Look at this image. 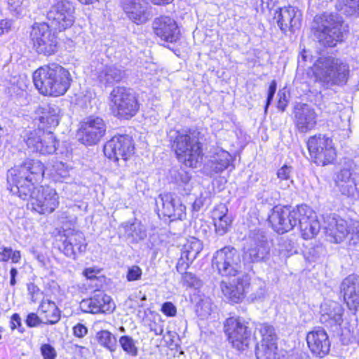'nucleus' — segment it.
Returning a JSON list of instances; mask_svg holds the SVG:
<instances>
[{
	"label": "nucleus",
	"instance_id": "obj_36",
	"mask_svg": "<svg viewBox=\"0 0 359 359\" xmlns=\"http://www.w3.org/2000/svg\"><path fill=\"white\" fill-rule=\"evenodd\" d=\"M337 11L347 16H359V0H337L335 4Z\"/></svg>",
	"mask_w": 359,
	"mask_h": 359
},
{
	"label": "nucleus",
	"instance_id": "obj_41",
	"mask_svg": "<svg viewBox=\"0 0 359 359\" xmlns=\"http://www.w3.org/2000/svg\"><path fill=\"white\" fill-rule=\"evenodd\" d=\"M337 186L343 195L351 197L359 196V179L354 178Z\"/></svg>",
	"mask_w": 359,
	"mask_h": 359
},
{
	"label": "nucleus",
	"instance_id": "obj_45",
	"mask_svg": "<svg viewBox=\"0 0 359 359\" xmlns=\"http://www.w3.org/2000/svg\"><path fill=\"white\" fill-rule=\"evenodd\" d=\"M227 213L228 208L224 204L221 203L215 206L212 212L213 222H215V221L229 217Z\"/></svg>",
	"mask_w": 359,
	"mask_h": 359
},
{
	"label": "nucleus",
	"instance_id": "obj_25",
	"mask_svg": "<svg viewBox=\"0 0 359 359\" xmlns=\"http://www.w3.org/2000/svg\"><path fill=\"white\" fill-rule=\"evenodd\" d=\"M306 341L313 355L323 358L330 351V343L326 332L322 328H316L307 334Z\"/></svg>",
	"mask_w": 359,
	"mask_h": 359
},
{
	"label": "nucleus",
	"instance_id": "obj_43",
	"mask_svg": "<svg viewBox=\"0 0 359 359\" xmlns=\"http://www.w3.org/2000/svg\"><path fill=\"white\" fill-rule=\"evenodd\" d=\"M278 251L283 257H288L296 252L294 243L290 239H282L278 244Z\"/></svg>",
	"mask_w": 359,
	"mask_h": 359
},
{
	"label": "nucleus",
	"instance_id": "obj_27",
	"mask_svg": "<svg viewBox=\"0 0 359 359\" xmlns=\"http://www.w3.org/2000/svg\"><path fill=\"white\" fill-rule=\"evenodd\" d=\"M341 292L351 310H355L359 306V276L351 274L341 284Z\"/></svg>",
	"mask_w": 359,
	"mask_h": 359
},
{
	"label": "nucleus",
	"instance_id": "obj_48",
	"mask_svg": "<svg viewBox=\"0 0 359 359\" xmlns=\"http://www.w3.org/2000/svg\"><path fill=\"white\" fill-rule=\"evenodd\" d=\"M292 167L287 165H284L277 171V177L280 180L290 181V183H293V180H290Z\"/></svg>",
	"mask_w": 359,
	"mask_h": 359
},
{
	"label": "nucleus",
	"instance_id": "obj_16",
	"mask_svg": "<svg viewBox=\"0 0 359 359\" xmlns=\"http://www.w3.org/2000/svg\"><path fill=\"white\" fill-rule=\"evenodd\" d=\"M133 139L128 135H117L107 141L104 146V154L109 159L118 161L128 160L134 154Z\"/></svg>",
	"mask_w": 359,
	"mask_h": 359
},
{
	"label": "nucleus",
	"instance_id": "obj_37",
	"mask_svg": "<svg viewBox=\"0 0 359 359\" xmlns=\"http://www.w3.org/2000/svg\"><path fill=\"white\" fill-rule=\"evenodd\" d=\"M126 236L133 242L144 240L147 236L145 228L140 223L127 224L125 226Z\"/></svg>",
	"mask_w": 359,
	"mask_h": 359
},
{
	"label": "nucleus",
	"instance_id": "obj_58",
	"mask_svg": "<svg viewBox=\"0 0 359 359\" xmlns=\"http://www.w3.org/2000/svg\"><path fill=\"white\" fill-rule=\"evenodd\" d=\"M54 168L57 174L61 177H66L68 175L67 166L65 165L63 163H57L54 165Z\"/></svg>",
	"mask_w": 359,
	"mask_h": 359
},
{
	"label": "nucleus",
	"instance_id": "obj_51",
	"mask_svg": "<svg viewBox=\"0 0 359 359\" xmlns=\"http://www.w3.org/2000/svg\"><path fill=\"white\" fill-rule=\"evenodd\" d=\"M161 311L167 316L173 317L176 315L177 309L172 302H167L162 305Z\"/></svg>",
	"mask_w": 359,
	"mask_h": 359
},
{
	"label": "nucleus",
	"instance_id": "obj_10",
	"mask_svg": "<svg viewBox=\"0 0 359 359\" xmlns=\"http://www.w3.org/2000/svg\"><path fill=\"white\" fill-rule=\"evenodd\" d=\"M74 8L67 0H55L46 18L48 27L62 32L70 27L74 22Z\"/></svg>",
	"mask_w": 359,
	"mask_h": 359
},
{
	"label": "nucleus",
	"instance_id": "obj_4",
	"mask_svg": "<svg viewBox=\"0 0 359 359\" xmlns=\"http://www.w3.org/2000/svg\"><path fill=\"white\" fill-rule=\"evenodd\" d=\"M312 29L318 41L328 47H334L343 41L347 32L342 18L334 13H323L316 16Z\"/></svg>",
	"mask_w": 359,
	"mask_h": 359
},
{
	"label": "nucleus",
	"instance_id": "obj_3",
	"mask_svg": "<svg viewBox=\"0 0 359 359\" xmlns=\"http://www.w3.org/2000/svg\"><path fill=\"white\" fill-rule=\"evenodd\" d=\"M200 133L194 129L170 130L169 141L179 161L189 167H196L202 158Z\"/></svg>",
	"mask_w": 359,
	"mask_h": 359
},
{
	"label": "nucleus",
	"instance_id": "obj_34",
	"mask_svg": "<svg viewBox=\"0 0 359 359\" xmlns=\"http://www.w3.org/2000/svg\"><path fill=\"white\" fill-rule=\"evenodd\" d=\"M41 115L39 120L43 124H46L47 127H55L58 125L60 118V109L55 104L48 105L41 108Z\"/></svg>",
	"mask_w": 359,
	"mask_h": 359
},
{
	"label": "nucleus",
	"instance_id": "obj_35",
	"mask_svg": "<svg viewBox=\"0 0 359 359\" xmlns=\"http://www.w3.org/2000/svg\"><path fill=\"white\" fill-rule=\"evenodd\" d=\"M98 344L107 349L111 353L117 349V339L114 334L107 330H100L96 334Z\"/></svg>",
	"mask_w": 359,
	"mask_h": 359
},
{
	"label": "nucleus",
	"instance_id": "obj_19",
	"mask_svg": "<svg viewBox=\"0 0 359 359\" xmlns=\"http://www.w3.org/2000/svg\"><path fill=\"white\" fill-rule=\"evenodd\" d=\"M154 34L161 40L175 43L180 39V32L175 20L169 16L161 15L152 23Z\"/></svg>",
	"mask_w": 359,
	"mask_h": 359
},
{
	"label": "nucleus",
	"instance_id": "obj_13",
	"mask_svg": "<svg viewBox=\"0 0 359 359\" xmlns=\"http://www.w3.org/2000/svg\"><path fill=\"white\" fill-rule=\"evenodd\" d=\"M105 121L100 116H90L82 123L77 132L79 142L86 145L97 144L106 133Z\"/></svg>",
	"mask_w": 359,
	"mask_h": 359
},
{
	"label": "nucleus",
	"instance_id": "obj_57",
	"mask_svg": "<svg viewBox=\"0 0 359 359\" xmlns=\"http://www.w3.org/2000/svg\"><path fill=\"white\" fill-rule=\"evenodd\" d=\"M11 248L0 246V262H7L10 259Z\"/></svg>",
	"mask_w": 359,
	"mask_h": 359
},
{
	"label": "nucleus",
	"instance_id": "obj_18",
	"mask_svg": "<svg viewBox=\"0 0 359 359\" xmlns=\"http://www.w3.org/2000/svg\"><path fill=\"white\" fill-rule=\"evenodd\" d=\"M156 205L158 211L161 210L164 216L172 218V220H182L185 217L186 207L172 194H160L156 199Z\"/></svg>",
	"mask_w": 359,
	"mask_h": 359
},
{
	"label": "nucleus",
	"instance_id": "obj_33",
	"mask_svg": "<svg viewBox=\"0 0 359 359\" xmlns=\"http://www.w3.org/2000/svg\"><path fill=\"white\" fill-rule=\"evenodd\" d=\"M39 311L46 324L54 325L60 319V311L55 302L46 299L43 300L39 306Z\"/></svg>",
	"mask_w": 359,
	"mask_h": 359
},
{
	"label": "nucleus",
	"instance_id": "obj_61",
	"mask_svg": "<svg viewBox=\"0 0 359 359\" xmlns=\"http://www.w3.org/2000/svg\"><path fill=\"white\" fill-rule=\"evenodd\" d=\"M10 259H11L12 262L13 263H18L21 259V255L20 252L18 250H13L11 248V253Z\"/></svg>",
	"mask_w": 359,
	"mask_h": 359
},
{
	"label": "nucleus",
	"instance_id": "obj_28",
	"mask_svg": "<svg viewBox=\"0 0 359 359\" xmlns=\"http://www.w3.org/2000/svg\"><path fill=\"white\" fill-rule=\"evenodd\" d=\"M86 246L83 233L76 231L67 236L60 248L66 256L76 259L78 254L86 251Z\"/></svg>",
	"mask_w": 359,
	"mask_h": 359
},
{
	"label": "nucleus",
	"instance_id": "obj_53",
	"mask_svg": "<svg viewBox=\"0 0 359 359\" xmlns=\"http://www.w3.org/2000/svg\"><path fill=\"white\" fill-rule=\"evenodd\" d=\"M13 22L9 19H4L0 20V36L8 34L12 28Z\"/></svg>",
	"mask_w": 359,
	"mask_h": 359
},
{
	"label": "nucleus",
	"instance_id": "obj_44",
	"mask_svg": "<svg viewBox=\"0 0 359 359\" xmlns=\"http://www.w3.org/2000/svg\"><path fill=\"white\" fill-rule=\"evenodd\" d=\"M232 220L230 217L223 218L214 222L215 232L219 236L224 235L231 226Z\"/></svg>",
	"mask_w": 359,
	"mask_h": 359
},
{
	"label": "nucleus",
	"instance_id": "obj_46",
	"mask_svg": "<svg viewBox=\"0 0 359 359\" xmlns=\"http://www.w3.org/2000/svg\"><path fill=\"white\" fill-rule=\"evenodd\" d=\"M171 177L176 183L180 184H186L191 179L189 174L184 170L179 171L174 170L171 172Z\"/></svg>",
	"mask_w": 359,
	"mask_h": 359
},
{
	"label": "nucleus",
	"instance_id": "obj_26",
	"mask_svg": "<svg viewBox=\"0 0 359 359\" xmlns=\"http://www.w3.org/2000/svg\"><path fill=\"white\" fill-rule=\"evenodd\" d=\"M317 115L313 109L304 104L295 108L294 122L297 130L301 133H306L316 125Z\"/></svg>",
	"mask_w": 359,
	"mask_h": 359
},
{
	"label": "nucleus",
	"instance_id": "obj_29",
	"mask_svg": "<svg viewBox=\"0 0 359 359\" xmlns=\"http://www.w3.org/2000/svg\"><path fill=\"white\" fill-rule=\"evenodd\" d=\"M310 212L299 215L297 221L302 237L306 240L313 238L318 234L320 229V223L316 219L315 212L311 208Z\"/></svg>",
	"mask_w": 359,
	"mask_h": 359
},
{
	"label": "nucleus",
	"instance_id": "obj_17",
	"mask_svg": "<svg viewBox=\"0 0 359 359\" xmlns=\"http://www.w3.org/2000/svg\"><path fill=\"white\" fill-rule=\"evenodd\" d=\"M273 19L283 33H294L300 28L302 12L292 6L281 7L276 11Z\"/></svg>",
	"mask_w": 359,
	"mask_h": 359
},
{
	"label": "nucleus",
	"instance_id": "obj_15",
	"mask_svg": "<svg viewBox=\"0 0 359 359\" xmlns=\"http://www.w3.org/2000/svg\"><path fill=\"white\" fill-rule=\"evenodd\" d=\"M270 248L266 236L257 231L251 233L244 251V260L249 263L266 261L269 257Z\"/></svg>",
	"mask_w": 359,
	"mask_h": 359
},
{
	"label": "nucleus",
	"instance_id": "obj_56",
	"mask_svg": "<svg viewBox=\"0 0 359 359\" xmlns=\"http://www.w3.org/2000/svg\"><path fill=\"white\" fill-rule=\"evenodd\" d=\"M278 96L279 97L277 107L281 110L282 111H285L287 105V99L285 92L279 91L278 93Z\"/></svg>",
	"mask_w": 359,
	"mask_h": 359
},
{
	"label": "nucleus",
	"instance_id": "obj_22",
	"mask_svg": "<svg viewBox=\"0 0 359 359\" xmlns=\"http://www.w3.org/2000/svg\"><path fill=\"white\" fill-rule=\"evenodd\" d=\"M343 313L344 309L340 304L334 301H327L321 305L320 320L332 331H337L343 322Z\"/></svg>",
	"mask_w": 359,
	"mask_h": 359
},
{
	"label": "nucleus",
	"instance_id": "obj_1",
	"mask_svg": "<svg viewBox=\"0 0 359 359\" xmlns=\"http://www.w3.org/2000/svg\"><path fill=\"white\" fill-rule=\"evenodd\" d=\"M44 175L43 165L37 160L27 159L8 170V189L22 200L31 199L32 209L40 214L53 212L59 205V197L50 187H36Z\"/></svg>",
	"mask_w": 359,
	"mask_h": 359
},
{
	"label": "nucleus",
	"instance_id": "obj_7",
	"mask_svg": "<svg viewBox=\"0 0 359 359\" xmlns=\"http://www.w3.org/2000/svg\"><path fill=\"white\" fill-rule=\"evenodd\" d=\"M110 99L113 111L120 118H130L139 110L137 95L131 88L117 86L111 92Z\"/></svg>",
	"mask_w": 359,
	"mask_h": 359
},
{
	"label": "nucleus",
	"instance_id": "obj_24",
	"mask_svg": "<svg viewBox=\"0 0 359 359\" xmlns=\"http://www.w3.org/2000/svg\"><path fill=\"white\" fill-rule=\"evenodd\" d=\"M203 249L202 242L191 237L183 245L181 250V257L176 266L177 271L181 274L186 273L189 265L197 257Z\"/></svg>",
	"mask_w": 359,
	"mask_h": 359
},
{
	"label": "nucleus",
	"instance_id": "obj_47",
	"mask_svg": "<svg viewBox=\"0 0 359 359\" xmlns=\"http://www.w3.org/2000/svg\"><path fill=\"white\" fill-rule=\"evenodd\" d=\"M355 177H352V173L349 168H342L337 174L336 176V184L339 185L340 183L346 182L348 180H351Z\"/></svg>",
	"mask_w": 359,
	"mask_h": 359
},
{
	"label": "nucleus",
	"instance_id": "obj_20",
	"mask_svg": "<svg viewBox=\"0 0 359 359\" xmlns=\"http://www.w3.org/2000/svg\"><path fill=\"white\" fill-rule=\"evenodd\" d=\"M122 7L127 17L137 25L146 23L151 18L150 6L146 0H123Z\"/></svg>",
	"mask_w": 359,
	"mask_h": 359
},
{
	"label": "nucleus",
	"instance_id": "obj_39",
	"mask_svg": "<svg viewBox=\"0 0 359 359\" xmlns=\"http://www.w3.org/2000/svg\"><path fill=\"white\" fill-rule=\"evenodd\" d=\"M118 343L122 350L128 355L136 357L138 354V348L137 341L129 335L121 336L118 339Z\"/></svg>",
	"mask_w": 359,
	"mask_h": 359
},
{
	"label": "nucleus",
	"instance_id": "obj_60",
	"mask_svg": "<svg viewBox=\"0 0 359 359\" xmlns=\"http://www.w3.org/2000/svg\"><path fill=\"white\" fill-rule=\"evenodd\" d=\"M27 290L29 294L32 296V300L34 302V297L39 293V288L34 283H29L27 284Z\"/></svg>",
	"mask_w": 359,
	"mask_h": 359
},
{
	"label": "nucleus",
	"instance_id": "obj_40",
	"mask_svg": "<svg viewBox=\"0 0 359 359\" xmlns=\"http://www.w3.org/2000/svg\"><path fill=\"white\" fill-rule=\"evenodd\" d=\"M257 330L262 337L261 344H276L277 335L273 326L267 323L259 324Z\"/></svg>",
	"mask_w": 359,
	"mask_h": 359
},
{
	"label": "nucleus",
	"instance_id": "obj_38",
	"mask_svg": "<svg viewBox=\"0 0 359 359\" xmlns=\"http://www.w3.org/2000/svg\"><path fill=\"white\" fill-rule=\"evenodd\" d=\"M276 344H260L256 349L257 359H278Z\"/></svg>",
	"mask_w": 359,
	"mask_h": 359
},
{
	"label": "nucleus",
	"instance_id": "obj_30",
	"mask_svg": "<svg viewBox=\"0 0 359 359\" xmlns=\"http://www.w3.org/2000/svg\"><path fill=\"white\" fill-rule=\"evenodd\" d=\"M96 76L100 84L107 86L121 81L125 76V72L114 65H102L96 70Z\"/></svg>",
	"mask_w": 359,
	"mask_h": 359
},
{
	"label": "nucleus",
	"instance_id": "obj_6",
	"mask_svg": "<svg viewBox=\"0 0 359 359\" xmlns=\"http://www.w3.org/2000/svg\"><path fill=\"white\" fill-rule=\"evenodd\" d=\"M316 81L328 88L333 85H343L348 81L349 66L339 58L332 56L321 57L314 65Z\"/></svg>",
	"mask_w": 359,
	"mask_h": 359
},
{
	"label": "nucleus",
	"instance_id": "obj_2",
	"mask_svg": "<svg viewBox=\"0 0 359 359\" xmlns=\"http://www.w3.org/2000/svg\"><path fill=\"white\" fill-rule=\"evenodd\" d=\"M33 81L40 93L57 97L67 91L72 79L68 70L52 63L36 69L33 74Z\"/></svg>",
	"mask_w": 359,
	"mask_h": 359
},
{
	"label": "nucleus",
	"instance_id": "obj_59",
	"mask_svg": "<svg viewBox=\"0 0 359 359\" xmlns=\"http://www.w3.org/2000/svg\"><path fill=\"white\" fill-rule=\"evenodd\" d=\"M21 325V318L20 315L18 313L13 314L11 318V329L13 330L16 328H20Z\"/></svg>",
	"mask_w": 359,
	"mask_h": 359
},
{
	"label": "nucleus",
	"instance_id": "obj_14",
	"mask_svg": "<svg viewBox=\"0 0 359 359\" xmlns=\"http://www.w3.org/2000/svg\"><path fill=\"white\" fill-rule=\"evenodd\" d=\"M30 36L38 53L50 55L57 51V37L46 23L35 24L32 27Z\"/></svg>",
	"mask_w": 359,
	"mask_h": 359
},
{
	"label": "nucleus",
	"instance_id": "obj_52",
	"mask_svg": "<svg viewBox=\"0 0 359 359\" xmlns=\"http://www.w3.org/2000/svg\"><path fill=\"white\" fill-rule=\"evenodd\" d=\"M25 323L28 327H34L38 326L43 321L36 313H30L27 315Z\"/></svg>",
	"mask_w": 359,
	"mask_h": 359
},
{
	"label": "nucleus",
	"instance_id": "obj_64",
	"mask_svg": "<svg viewBox=\"0 0 359 359\" xmlns=\"http://www.w3.org/2000/svg\"><path fill=\"white\" fill-rule=\"evenodd\" d=\"M150 330L151 332H154L156 336L161 335L163 332V327L161 325H155L154 327H151Z\"/></svg>",
	"mask_w": 359,
	"mask_h": 359
},
{
	"label": "nucleus",
	"instance_id": "obj_55",
	"mask_svg": "<svg viewBox=\"0 0 359 359\" xmlns=\"http://www.w3.org/2000/svg\"><path fill=\"white\" fill-rule=\"evenodd\" d=\"M73 332L76 337L82 338L87 334L88 329L84 325L78 323L73 327Z\"/></svg>",
	"mask_w": 359,
	"mask_h": 359
},
{
	"label": "nucleus",
	"instance_id": "obj_62",
	"mask_svg": "<svg viewBox=\"0 0 359 359\" xmlns=\"http://www.w3.org/2000/svg\"><path fill=\"white\" fill-rule=\"evenodd\" d=\"M18 273V270L15 268H11L10 271L11 279H10V285L11 286H14L16 284L15 277Z\"/></svg>",
	"mask_w": 359,
	"mask_h": 359
},
{
	"label": "nucleus",
	"instance_id": "obj_50",
	"mask_svg": "<svg viewBox=\"0 0 359 359\" xmlns=\"http://www.w3.org/2000/svg\"><path fill=\"white\" fill-rule=\"evenodd\" d=\"M41 353L43 359H55L57 355L55 348L48 344H43L41 346Z\"/></svg>",
	"mask_w": 359,
	"mask_h": 359
},
{
	"label": "nucleus",
	"instance_id": "obj_49",
	"mask_svg": "<svg viewBox=\"0 0 359 359\" xmlns=\"http://www.w3.org/2000/svg\"><path fill=\"white\" fill-rule=\"evenodd\" d=\"M142 269L136 265L128 268L126 278L128 281H135L140 280L142 276Z\"/></svg>",
	"mask_w": 359,
	"mask_h": 359
},
{
	"label": "nucleus",
	"instance_id": "obj_32",
	"mask_svg": "<svg viewBox=\"0 0 359 359\" xmlns=\"http://www.w3.org/2000/svg\"><path fill=\"white\" fill-rule=\"evenodd\" d=\"M232 161V156L229 152L220 150L211 157L205 168L211 175L220 173L230 166Z\"/></svg>",
	"mask_w": 359,
	"mask_h": 359
},
{
	"label": "nucleus",
	"instance_id": "obj_23",
	"mask_svg": "<svg viewBox=\"0 0 359 359\" xmlns=\"http://www.w3.org/2000/svg\"><path fill=\"white\" fill-rule=\"evenodd\" d=\"M80 308L86 313H99L112 312L115 306L110 296L100 292L90 298L83 299Z\"/></svg>",
	"mask_w": 359,
	"mask_h": 359
},
{
	"label": "nucleus",
	"instance_id": "obj_21",
	"mask_svg": "<svg viewBox=\"0 0 359 359\" xmlns=\"http://www.w3.org/2000/svg\"><path fill=\"white\" fill-rule=\"evenodd\" d=\"M26 144L33 152L50 154L56 150L57 141L52 133H41V135H39L34 131L29 133L26 140Z\"/></svg>",
	"mask_w": 359,
	"mask_h": 359
},
{
	"label": "nucleus",
	"instance_id": "obj_5",
	"mask_svg": "<svg viewBox=\"0 0 359 359\" xmlns=\"http://www.w3.org/2000/svg\"><path fill=\"white\" fill-rule=\"evenodd\" d=\"M323 228L330 241L341 243L346 241L349 245L359 243V222L345 220L336 214L323 216Z\"/></svg>",
	"mask_w": 359,
	"mask_h": 359
},
{
	"label": "nucleus",
	"instance_id": "obj_8",
	"mask_svg": "<svg viewBox=\"0 0 359 359\" xmlns=\"http://www.w3.org/2000/svg\"><path fill=\"white\" fill-rule=\"evenodd\" d=\"M310 212V208L306 205H301L290 209L289 207L276 206L273 209L269 220L274 231L283 234L292 230L297 224L298 217L301 214Z\"/></svg>",
	"mask_w": 359,
	"mask_h": 359
},
{
	"label": "nucleus",
	"instance_id": "obj_42",
	"mask_svg": "<svg viewBox=\"0 0 359 359\" xmlns=\"http://www.w3.org/2000/svg\"><path fill=\"white\" fill-rule=\"evenodd\" d=\"M29 5V0H7V8L13 15L22 14Z\"/></svg>",
	"mask_w": 359,
	"mask_h": 359
},
{
	"label": "nucleus",
	"instance_id": "obj_11",
	"mask_svg": "<svg viewBox=\"0 0 359 359\" xmlns=\"http://www.w3.org/2000/svg\"><path fill=\"white\" fill-rule=\"evenodd\" d=\"M310 155L319 165L332 163L337 156L332 140L325 135H316L307 142Z\"/></svg>",
	"mask_w": 359,
	"mask_h": 359
},
{
	"label": "nucleus",
	"instance_id": "obj_54",
	"mask_svg": "<svg viewBox=\"0 0 359 359\" xmlns=\"http://www.w3.org/2000/svg\"><path fill=\"white\" fill-rule=\"evenodd\" d=\"M276 90V82L275 80H273L271 82L269 88L268 96H267L266 103V106H265V111H267V109L273 98Z\"/></svg>",
	"mask_w": 359,
	"mask_h": 359
},
{
	"label": "nucleus",
	"instance_id": "obj_9",
	"mask_svg": "<svg viewBox=\"0 0 359 359\" xmlns=\"http://www.w3.org/2000/svg\"><path fill=\"white\" fill-rule=\"evenodd\" d=\"M224 332L231 346L238 350L248 348L252 341V330L248 323L240 317H231L226 320Z\"/></svg>",
	"mask_w": 359,
	"mask_h": 359
},
{
	"label": "nucleus",
	"instance_id": "obj_12",
	"mask_svg": "<svg viewBox=\"0 0 359 359\" xmlns=\"http://www.w3.org/2000/svg\"><path fill=\"white\" fill-rule=\"evenodd\" d=\"M212 266L223 276H235L241 270L240 255L236 248L226 246L214 254Z\"/></svg>",
	"mask_w": 359,
	"mask_h": 359
},
{
	"label": "nucleus",
	"instance_id": "obj_31",
	"mask_svg": "<svg viewBox=\"0 0 359 359\" xmlns=\"http://www.w3.org/2000/svg\"><path fill=\"white\" fill-rule=\"evenodd\" d=\"M220 288L224 296L231 303H238L244 298L245 286L241 279L232 283L222 280Z\"/></svg>",
	"mask_w": 359,
	"mask_h": 359
},
{
	"label": "nucleus",
	"instance_id": "obj_63",
	"mask_svg": "<svg viewBox=\"0 0 359 359\" xmlns=\"http://www.w3.org/2000/svg\"><path fill=\"white\" fill-rule=\"evenodd\" d=\"M203 205V201L202 198H196L193 203V209L195 211H198Z\"/></svg>",
	"mask_w": 359,
	"mask_h": 359
}]
</instances>
